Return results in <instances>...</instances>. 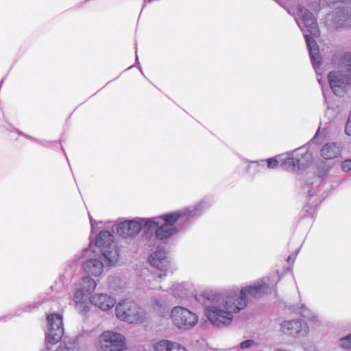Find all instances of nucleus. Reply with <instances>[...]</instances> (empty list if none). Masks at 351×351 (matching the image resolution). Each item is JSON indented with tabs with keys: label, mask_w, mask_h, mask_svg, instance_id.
<instances>
[{
	"label": "nucleus",
	"mask_w": 351,
	"mask_h": 351,
	"mask_svg": "<svg viewBox=\"0 0 351 351\" xmlns=\"http://www.w3.org/2000/svg\"><path fill=\"white\" fill-rule=\"evenodd\" d=\"M269 285L263 278L257 280L252 286L242 288L239 293L230 291L226 300L223 299L221 301L225 310L215 305L208 306L207 301L218 303L221 299L220 295L213 291L204 292L196 297V300L206 306L205 315L208 320L213 325L221 327L231 323L232 313H237L243 309L252 299L261 298L269 291Z\"/></svg>",
	"instance_id": "1"
},
{
	"label": "nucleus",
	"mask_w": 351,
	"mask_h": 351,
	"mask_svg": "<svg viewBox=\"0 0 351 351\" xmlns=\"http://www.w3.org/2000/svg\"><path fill=\"white\" fill-rule=\"evenodd\" d=\"M295 21L304 34L310 57L315 68L321 65L319 49L315 38L320 36V29L314 14L302 5H296Z\"/></svg>",
	"instance_id": "2"
},
{
	"label": "nucleus",
	"mask_w": 351,
	"mask_h": 351,
	"mask_svg": "<svg viewBox=\"0 0 351 351\" xmlns=\"http://www.w3.org/2000/svg\"><path fill=\"white\" fill-rule=\"evenodd\" d=\"M341 71H332L328 75V82L332 92L343 96L347 85H351V53H346L341 60Z\"/></svg>",
	"instance_id": "3"
},
{
	"label": "nucleus",
	"mask_w": 351,
	"mask_h": 351,
	"mask_svg": "<svg viewBox=\"0 0 351 351\" xmlns=\"http://www.w3.org/2000/svg\"><path fill=\"white\" fill-rule=\"evenodd\" d=\"M202 203L195 205L193 210L185 208L182 211L170 213L162 215V221L156 231V237L160 240H164L169 238L177 232V229L174 227V223L179 218L183 216L193 217L197 215V211L200 210Z\"/></svg>",
	"instance_id": "4"
},
{
	"label": "nucleus",
	"mask_w": 351,
	"mask_h": 351,
	"mask_svg": "<svg viewBox=\"0 0 351 351\" xmlns=\"http://www.w3.org/2000/svg\"><path fill=\"white\" fill-rule=\"evenodd\" d=\"M94 245L99 249L103 258L109 265H114L119 259V252L114 235L107 230L100 231L96 236Z\"/></svg>",
	"instance_id": "5"
},
{
	"label": "nucleus",
	"mask_w": 351,
	"mask_h": 351,
	"mask_svg": "<svg viewBox=\"0 0 351 351\" xmlns=\"http://www.w3.org/2000/svg\"><path fill=\"white\" fill-rule=\"evenodd\" d=\"M117 317L128 323H138L144 320L145 311L135 302L123 300L120 302L115 308Z\"/></svg>",
	"instance_id": "6"
},
{
	"label": "nucleus",
	"mask_w": 351,
	"mask_h": 351,
	"mask_svg": "<svg viewBox=\"0 0 351 351\" xmlns=\"http://www.w3.org/2000/svg\"><path fill=\"white\" fill-rule=\"evenodd\" d=\"M324 23L333 29L351 27V7L343 6L328 13Z\"/></svg>",
	"instance_id": "7"
},
{
	"label": "nucleus",
	"mask_w": 351,
	"mask_h": 351,
	"mask_svg": "<svg viewBox=\"0 0 351 351\" xmlns=\"http://www.w3.org/2000/svg\"><path fill=\"white\" fill-rule=\"evenodd\" d=\"M48 331L45 341L47 345H55L62 338L64 334L62 316L60 313H51L47 315Z\"/></svg>",
	"instance_id": "8"
},
{
	"label": "nucleus",
	"mask_w": 351,
	"mask_h": 351,
	"mask_svg": "<svg viewBox=\"0 0 351 351\" xmlns=\"http://www.w3.org/2000/svg\"><path fill=\"white\" fill-rule=\"evenodd\" d=\"M171 319L174 325L185 330L193 328L197 322V317L194 313L181 306L172 309Z\"/></svg>",
	"instance_id": "9"
},
{
	"label": "nucleus",
	"mask_w": 351,
	"mask_h": 351,
	"mask_svg": "<svg viewBox=\"0 0 351 351\" xmlns=\"http://www.w3.org/2000/svg\"><path fill=\"white\" fill-rule=\"evenodd\" d=\"M99 341L102 347L106 348H117L116 351H123L126 349L125 338L120 333L112 331H105L100 335ZM110 351H114L111 349Z\"/></svg>",
	"instance_id": "10"
},
{
	"label": "nucleus",
	"mask_w": 351,
	"mask_h": 351,
	"mask_svg": "<svg viewBox=\"0 0 351 351\" xmlns=\"http://www.w3.org/2000/svg\"><path fill=\"white\" fill-rule=\"evenodd\" d=\"M281 328L284 333L294 337H304L308 331L307 324L301 319L285 321Z\"/></svg>",
	"instance_id": "11"
},
{
	"label": "nucleus",
	"mask_w": 351,
	"mask_h": 351,
	"mask_svg": "<svg viewBox=\"0 0 351 351\" xmlns=\"http://www.w3.org/2000/svg\"><path fill=\"white\" fill-rule=\"evenodd\" d=\"M149 262L154 267L160 270V272L153 276V278H162L166 276L165 271L169 267V261L165 251L158 250L153 252L149 258Z\"/></svg>",
	"instance_id": "12"
},
{
	"label": "nucleus",
	"mask_w": 351,
	"mask_h": 351,
	"mask_svg": "<svg viewBox=\"0 0 351 351\" xmlns=\"http://www.w3.org/2000/svg\"><path fill=\"white\" fill-rule=\"evenodd\" d=\"M138 218L120 222L117 226V232L125 239L134 238L141 230V223Z\"/></svg>",
	"instance_id": "13"
},
{
	"label": "nucleus",
	"mask_w": 351,
	"mask_h": 351,
	"mask_svg": "<svg viewBox=\"0 0 351 351\" xmlns=\"http://www.w3.org/2000/svg\"><path fill=\"white\" fill-rule=\"evenodd\" d=\"M89 302L102 311H107L112 308L116 304L114 298L107 294L102 293L95 294L89 297Z\"/></svg>",
	"instance_id": "14"
},
{
	"label": "nucleus",
	"mask_w": 351,
	"mask_h": 351,
	"mask_svg": "<svg viewBox=\"0 0 351 351\" xmlns=\"http://www.w3.org/2000/svg\"><path fill=\"white\" fill-rule=\"evenodd\" d=\"M104 261L109 265L108 261H106L103 256L97 255L90 257L89 254V274H91L94 276L101 274L104 269Z\"/></svg>",
	"instance_id": "15"
},
{
	"label": "nucleus",
	"mask_w": 351,
	"mask_h": 351,
	"mask_svg": "<svg viewBox=\"0 0 351 351\" xmlns=\"http://www.w3.org/2000/svg\"><path fill=\"white\" fill-rule=\"evenodd\" d=\"M341 153V148L336 143H329L324 145L321 149V156L326 160H332L337 158Z\"/></svg>",
	"instance_id": "16"
},
{
	"label": "nucleus",
	"mask_w": 351,
	"mask_h": 351,
	"mask_svg": "<svg viewBox=\"0 0 351 351\" xmlns=\"http://www.w3.org/2000/svg\"><path fill=\"white\" fill-rule=\"evenodd\" d=\"M154 351H172L173 350H185L180 343L169 340L162 339L154 342L152 345Z\"/></svg>",
	"instance_id": "17"
},
{
	"label": "nucleus",
	"mask_w": 351,
	"mask_h": 351,
	"mask_svg": "<svg viewBox=\"0 0 351 351\" xmlns=\"http://www.w3.org/2000/svg\"><path fill=\"white\" fill-rule=\"evenodd\" d=\"M87 292L88 289L86 287L77 289L73 296V301L76 308H82L83 311H85L86 308Z\"/></svg>",
	"instance_id": "18"
},
{
	"label": "nucleus",
	"mask_w": 351,
	"mask_h": 351,
	"mask_svg": "<svg viewBox=\"0 0 351 351\" xmlns=\"http://www.w3.org/2000/svg\"><path fill=\"white\" fill-rule=\"evenodd\" d=\"M308 6L314 11L319 8L320 3L322 1L328 7H335L339 3L346 4L351 3V0H308Z\"/></svg>",
	"instance_id": "19"
},
{
	"label": "nucleus",
	"mask_w": 351,
	"mask_h": 351,
	"mask_svg": "<svg viewBox=\"0 0 351 351\" xmlns=\"http://www.w3.org/2000/svg\"><path fill=\"white\" fill-rule=\"evenodd\" d=\"M141 223V229L144 227L147 231H156L162 221V217H154L152 219L138 218Z\"/></svg>",
	"instance_id": "20"
},
{
	"label": "nucleus",
	"mask_w": 351,
	"mask_h": 351,
	"mask_svg": "<svg viewBox=\"0 0 351 351\" xmlns=\"http://www.w3.org/2000/svg\"><path fill=\"white\" fill-rule=\"evenodd\" d=\"M311 155L306 152L301 158H296V166L299 169H305L311 162Z\"/></svg>",
	"instance_id": "21"
},
{
	"label": "nucleus",
	"mask_w": 351,
	"mask_h": 351,
	"mask_svg": "<svg viewBox=\"0 0 351 351\" xmlns=\"http://www.w3.org/2000/svg\"><path fill=\"white\" fill-rule=\"evenodd\" d=\"M258 346V343L252 340V339H247L245 340L239 344V348L241 350H245V349H257Z\"/></svg>",
	"instance_id": "22"
},
{
	"label": "nucleus",
	"mask_w": 351,
	"mask_h": 351,
	"mask_svg": "<svg viewBox=\"0 0 351 351\" xmlns=\"http://www.w3.org/2000/svg\"><path fill=\"white\" fill-rule=\"evenodd\" d=\"M284 165L287 169H293L296 166V158L289 155L285 160Z\"/></svg>",
	"instance_id": "23"
},
{
	"label": "nucleus",
	"mask_w": 351,
	"mask_h": 351,
	"mask_svg": "<svg viewBox=\"0 0 351 351\" xmlns=\"http://www.w3.org/2000/svg\"><path fill=\"white\" fill-rule=\"evenodd\" d=\"M340 346L346 349L351 348V333L346 337L341 339Z\"/></svg>",
	"instance_id": "24"
},
{
	"label": "nucleus",
	"mask_w": 351,
	"mask_h": 351,
	"mask_svg": "<svg viewBox=\"0 0 351 351\" xmlns=\"http://www.w3.org/2000/svg\"><path fill=\"white\" fill-rule=\"evenodd\" d=\"M341 169L345 172L349 171L351 169V160L348 159L342 162Z\"/></svg>",
	"instance_id": "25"
},
{
	"label": "nucleus",
	"mask_w": 351,
	"mask_h": 351,
	"mask_svg": "<svg viewBox=\"0 0 351 351\" xmlns=\"http://www.w3.org/2000/svg\"><path fill=\"white\" fill-rule=\"evenodd\" d=\"M267 167L269 169H274L278 165V161L274 158H269L267 160Z\"/></svg>",
	"instance_id": "26"
},
{
	"label": "nucleus",
	"mask_w": 351,
	"mask_h": 351,
	"mask_svg": "<svg viewBox=\"0 0 351 351\" xmlns=\"http://www.w3.org/2000/svg\"><path fill=\"white\" fill-rule=\"evenodd\" d=\"M345 132L346 134L351 136V119H348L345 126Z\"/></svg>",
	"instance_id": "27"
},
{
	"label": "nucleus",
	"mask_w": 351,
	"mask_h": 351,
	"mask_svg": "<svg viewBox=\"0 0 351 351\" xmlns=\"http://www.w3.org/2000/svg\"><path fill=\"white\" fill-rule=\"evenodd\" d=\"M97 285V282L95 280L89 278V290L90 289H95Z\"/></svg>",
	"instance_id": "28"
},
{
	"label": "nucleus",
	"mask_w": 351,
	"mask_h": 351,
	"mask_svg": "<svg viewBox=\"0 0 351 351\" xmlns=\"http://www.w3.org/2000/svg\"><path fill=\"white\" fill-rule=\"evenodd\" d=\"M287 12L291 15L297 14L296 8H295V10L293 8L288 9Z\"/></svg>",
	"instance_id": "29"
},
{
	"label": "nucleus",
	"mask_w": 351,
	"mask_h": 351,
	"mask_svg": "<svg viewBox=\"0 0 351 351\" xmlns=\"http://www.w3.org/2000/svg\"><path fill=\"white\" fill-rule=\"evenodd\" d=\"M95 221H93L92 219H91V228H92V231L93 232L94 230H95Z\"/></svg>",
	"instance_id": "30"
},
{
	"label": "nucleus",
	"mask_w": 351,
	"mask_h": 351,
	"mask_svg": "<svg viewBox=\"0 0 351 351\" xmlns=\"http://www.w3.org/2000/svg\"><path fill=\"white\" fill-rule=\"evenodd\" d=\"M291 258H291V256H289L288 257V258H287V261H288V262H290V261H291V262H293V260H291Z\"/></svg>",
	"instance_id": "31"
},
{
	"label": "nucleus",
	"mask_w": 351,
	"mask_h": 351,
	"mask_svg": "<svg viewBox=\"0 0 351 351\" xmlns=\"http://www.w3.org/2000/svg\"><path fill=\"white\" fill-rule=\"evenodd\" d=\"M291 258H291V256H289L288 257V258H287V261H288V262H290V261H291V262H293V260H291Z\"/></svg>",
	"instance_id": "32"
},
{
	"label": "nucleus",
	"mask_w": 351,
	"mask_h": 351,
	"mask_svg": "<svg viewBox=\"0 0 351 351\" xmlns=\"http://www.w3.org/2000/svg\"><path fill=\"white\" fill-rule=\"evenodd\" d=\"M91 248H92V243H89V251L90 250V249H91Z\"/></svg>",
	"instance_id": "33"
},
{
	"label": "nucleus",
	"mask_w": 351,
	"mask_h": 351,
	"mask_svg": "<svg viewBox=\"0 0 351 351\" xmlns=\"http://www.w3.org/2000/svg\"><path fill=\"white\" fill-rule=\"evenodd\" d=\"M348 119H351V110H350V114H349Z\"/></svg>",
	"instance_id": "34"
},
{
	"label": "nucleus",
	"mask_w": 351,
	"mask_h": 351,
	"mask_svg": "<svg viewBox=\"0 0 351 351\" xmlns=\"http://www.w3.org/2000/svg\"><path fill=\"white\" fill-rule=\"evenodd\" d=\"M276 1L279 2V3H280V2L279 1L280 0H276Z\"/></svg>",
	"instance_id": "35"
}]
</instances>
